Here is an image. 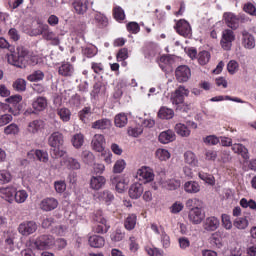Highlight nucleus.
Returning a JSON list of instances; mask_svg holds the SVG:
<instances>
[{"mask_svg": "<svg viewBox=\"0 0 256 256\" xmlns=\"http://www.w3.org/2000/svg\"><path fill=\"white\" fill-rule=\"evenodd\" d=\"M27 197H29V195L25 190L16 191L14 194V199L16 203H25V201L27 200Z\"/></svg>", "mask_w": 256, "mask_h": 256, "instance_id": "42", "label": "nucleus"}, {"mask_svg": "<svg viewBox=\"0 0 256 256\" xmlns=\"http://www.w3.org/2000/svg\"><path fill=\"white\" fill-rule=\"evenodd\" d=\"M175 115V112L173 109L167 108V107H161L158 111V117L159 119H173V116Z\"/></svg>", "mask_w": 256, "mask_h": 256, "instance_id": "31", "label": "nucleus"}, {"mask_svg": "<svg viewBox=\"0 0 256 256\" xmlns=\"http://www.w3.org/2000/svg\"><path fill=\"white\" fill-rule=\"evenodd\" d=\"M43 127H45V122L43 120H34L29 123L28 131L30 133H37V131L43 129Z\"/></svg>", "mask_w": 256, "mask_h": 256, "instance_id": "29", "label": "nucleus"}, {"mask_svg": "<svg viewBox=\"0 0 256 256\" xmlns=\"http://www.w3.org/2000/svg\"><path fill=\"white\" fill-rule=\"evenodd\" d=\"M92 129H111V121L107 118L97 120L92 124Z\"/></svg>", "mask_w": 256, "mask_h": 256, "instance_id": "25", "label": "nucleus"}, {"mask_svg": "<svg viewBox=\"0 0 256 256\" xmlns=\"http://www.w3.org/2000/svg\"><path fill=\"white\" fill-rule=\"evenodd\" d=\"M135 225H137V216L135 214H131L127 217L124 226L128 231L135 229Z\"/></svg>", "mask_w": 256, "mask_h": 256, "instance_id": "36", "label": "nucleus"}, {"mask_svg": "<svg viewBox=\"0 0 256 256\" xmlns=\"http://www.w3.org/2000/svg\"><path fill=\"white\" fill-rule=\"evenodd\" d=\"M185 163H188V165H191L192 167H195L197 165V158L195 157V154L191 151H187L184 153Z\"/></svg>", "mask_w": 256, "mask_h": 256, "instance_id": "41", "label": "nucleus"}, {"mask_svg": "<svg viewBox=\"0 0 256 256\" xmlns=\"http://www.w3.org/2000/svg\"><path fill=\"white\" fill-rule=\"evenodd\" d=\"M175 139H176V136L173 130H166L164 132H161L158 137V140L160 141V143H163L164 145H167V143H171L175 141Z\"/></svg>", "mask_w": 256, "mask_h": 256, "instance_id": "18", "label": "nucleus"}, {"mask_svg": "<svg viewBox=\"0 0 256 256\" xmlns=\"http://www.w3.org/2000/svg\"><path fill=\"white\" fill-rule=\"evenodd\" d=\"M175 131L177 135H180V137H189L191 135V130L182 123H178L175 125Z\"/></svg>", "mask_w": 256, "mask_h": 256, "instance_id": "30", "label": "nucleus"}, {"mask_svg": "<svg viewBox=\"0 0 256 256\" xmlns=\"http://www.w3.org/2000/svg\"><path fill=\"white\" fill-rule=\"evenodd\" d=\"M103 145H105V136H103L102 134L94 135L92 139V147L94 151H97L98 153H103V151H105V147Z\"/></svg>", "mask_w": 256, "mask_h": 256, "instance_id": "13", "label": "nucleus"}, {"mask_svg": "<svg viewBox=\"0 0 256 256\" xmlns=\"http://www.w3.org/2000/svg\"><path fill=\"white\" fill-rule=\"evenodd\" d=\"M94 19L100 27H107L108 21H107V17H105V15H103L101 13H96Z\"/></svg>", "mask_w": 256, "mask_h": 256, "instance_id": "50", "label": "nucleus"}, {"mask_svg": "<svg viewBox=\"0 0 256 256\" xmlns=\"http://www.w3.org/2000/svg\"><path fill=\"white\" fill-rule=\"evenodd\" d=\"M54 245L57 247L58 251H61L67 247V240H65V238H58L54 241Z\"/></svg>", "mask_w": 256, "mask_h": 256, "instance_id": "58", "label": "nucleus"}, {"mask_svg": "<svg viewBox=\"0 0 256 256\" xmlns=\"http://www.w3.org/2000/svg\"><path fill=\"white\" fill-rule=\"evenodd\" d=\"M237 67H239L237 61L231 60L227 65L228 73H230V75H234L235 71H237Z\"/></svg>", "mask_w": 256, "mask_h": 256, "instance_id": "59", "label": "nucleus"}, {"mask_svg": "<svg viewBox=\"0 0 256 256\" xmlns=\"http://www.w3.org/2000/svg\"><path fill=\"white\" fill-rule=\"evenodd\" d=\"M83 143H85V138L83 134H75L72 138V144L75 149H81L83 147Z\"/></svg>", "mask_w": 256, "mask_h": 256, "instance_id": "39", "label": "nucleus"}, {"mask_svg": "<svg viewBox=\"0 0 256 256\" xmlns=\"http://www.w3.org/2000/svg\"><path fill=\"white\" fill-rule=\"evenodd\" d=\"M72 7L77 15H85L89 9V0H74Z\"/></svg>", "mask_w": 256, "mask_h": 256, "instance_id": "12", "label": "nucleus"}, {"mask_svg": "<svg viewBox=\"0 0 256 256\" xmlns=\"http://www.w3.org/2000/svg\"><path fill=\"white\" fill-rule=\"evenodd\" d=\"M180 186L181 182L175 179L168 180L164 184V187H166V189H169V191H175L176 189H179Z\"/></svg>", "mask_w": 256, "mask_h": 256, "instance_id": "45", "label": "nucleus"}, {"mask_svg": "<svg viewBox=\"0 0 256 256\" xmlns=\"http://www.w3.org/2000/svg\"><path fill=\"white\" fill-rule=\"evenodd\" d=\"M113 15L116 21H123L125 19V11L121 7L114 8Z\"/></svg>", "mask_w": 256, "mask_h": 256, "instance_id": "51", "label": "nucleus"}, {"mask_svg": "<svg viewBox=\"0 0 256 256\" xmlns=\"http://www.w3.org/2000/svg\"><path fill=\"white\" fill-rule=\"evenodd\" d=\"M93 219L96 223H100L101 225H106L107 223V220L103 217V212L101 210L96 212Z\"/></svg>", "mask_w": 256, "mask_h": 256, "instance_id": "56", "label": "nucleus"}, {"mask_svg": "<svg viewBox=\"0 0 256 256\" xmlns=\"http://www.w3.org/2000/svg\"><path fill=\"white\" fill-rule=\"evenodd\" d=\"M58 205L59 201H57V199L45 198L40 203V209H42V211H53L57 209Z\"/></svg>", "mask_w": 256, "mask_h": 256, "instance_id": "14", "label": "nucleus"}, {"mask_svg": "<svg viewBox=\"0 0 256 256\" xmlns=\"http://www.w3.org/2000/svg\"><path fill=\"white\" fill-rule=\"evenodd\" d=\"M224 20L230 29H239V23H245V17L243 16H237L231 12L224 13Z\"/></svg>", "mask_w": 256, "mask_h": 256, "instance_id": "6", "label": "nucleus"}, {"mask_svg": "<svg viewBox=\"0 0 256 256\" xmlns=\"http://www.w3.org/2000/svg\"><path fill=\"white\" fill-rule=\"evenodd\" d=\"M189 221L193 225H200L205 219V210H200L198 208H191L188 214Z\"/></svg>", "mask_w": 256, "mask_h": 256, "instance_id": "9", "label": "nucleus"}, {"mask_svg": "<svg viewBox=\"0 0 256 256\" xmlns=\"http://www.w3.org/2000/svg\"><path fill=\"white\" fill-rule=\"evenodd\" d=\"M125 160H118L116 161L114 167H113V172L114 173H123V170L125 169Z\"/></svg>", "mask_w": 256, "mask_h": 256, "instance_id": "52", "label": "nucleus"}, {"mask_svg": "<svg viewBox=\"0 0 256 256\" xmlns=\"http://www.w3.org/2000/svg\"><path fill=\"white\" fill-rule=\"evenodd\" d=\"M185 97H189V89L179 86L175 90L174 97H172L173 105H181L185 101Z\"/></svg>", "mask_w": 256, "mask_h": 256, "instance_id": "10", "label": "nucleus"}, {"mask_svg": "<svg viewBox=\"0 0 256 256\" xmlns=\"http://www.w3.org/2000/svg\"><path fill=\"white\" fill-rule=\"evenodd\" d=\"M81 159L86 165H93V163H95V155L89 150L82 151Z\"/></svg>", "mask_w": 256, "mask_h": 256, "instance_id": "32", "label": "nucleus"}, {"mask_svg": "<svg viewBox=\"0 0 256 256\" xmlns=\"http://www.w3.org/2000/svg\"><path fill=\"white\" fill-rule=\"evenodd\" d=\"M184 191H186V193H199L201 191V186L198 182L188 181L184 184Z\"/></svg>", "mask_w": 256, "mask_h": 256, "instance_id": "26", "label": "nucleus"}, {"mask_svg": "<svg viewBox=\"0 0 256 256\" xmlns=\"http://www.w3.org/2000/svg\"><path fill=\"white\" fill-rule=\"evenodd\" d=\"M137 175L139 177H142V179H145L146 183H149V181H153V178L155 177L152 172H149L147 168H141L137 171Z\"/></svg>", "mask_w": 256, "mask_h": 256, "instance_id": "35", "label": "nucleus"}, {"mask_svg": "<svg viewBox=\"0 0 256 256\" xmlns=\"http://www.w3.org/2000/svg\"><path fill=\"white\" fill-rule=\"evenodd\" d=\"M210 243L212 245H215L218 249H221L223 247V243L221 242V235L219 232L213 233L210 237Z\"/></svg>", "mask_w": 256, "mask_h": 256, "instance_id": "44", "label": "nucleus"}, {"mask_svg": "<svg viewBox=\"0 0 256 256\" xmlns=\"http://www.w3.org/2000/svg\"><path fill=\"white\" fill-rule=\"evenodd\" d=\"M63 165L67 167V169H72V170H78L81 169V163L73 157L66 156L63 158Z\"/></svg>", "mask_w": 256, "mask_h": 256, "instance_id": "22", "label": "nucleus"}, {"mask_svg": "<svg viewBox=\"0 0 256 256\" xmlns=\"http://www.w3.org/2000/svg\"><path fill=\"white\" fill-rule=\"evenodd\" d=\"M37 229H39V225H37V222L33 220L22 222L18 226V232L20 235H23V237H29V235H33Z\"/></svg>", "mask_w": 256, "mask_h": 256, "instance_id": "5", "label": "nucleus"}, {"mask_svg": "<svg viewBox=\"0 0 256 256\" xmlns=\"http://www.w3.org/2000/svg\"><path fill=\"white\" fill-rule=\"evenodd\" d=\"M32 107L35 111H45L47 109V98L38 97L33 103Z\"/></svg>", "mask_w": 256, "mask_h": 256, "instance_id": "27", "label": "nucleus"}, {"mask_svg": "<svg viewBox=\"0 0 256 256\" xmlns=\"http://www.w3.org/2000/svg\"><path fill=\"white\" fill-rule=\"evenodd\" d=\"M9 65L26 69L28 65H37V58L25 46H18L16 50L7 55Z\"/></svg>", "mask_w": 256, "mask_h": 256, "instance_id": "1", "label": "nucleus"}, {"mask_svg": "<svg viewBox=\"0 0 256 256\" xmlns=\"http://www.w3.org/2000/svg\"><path fill=\"white\" fill-rule=\"evenodd\" d=\"M21 101H23V96H21L19 94L12 95V96L6 98V103H9L8 105H10V107H13V109H15V106L20 104Z\"/></svg>", "mask_w": 256, "mask_h": 256, "instance_id": "38", "label": "nucleus"}, {"mask_svg": "<svg viewBox=\"0 0 256 256\" xmlns=\"http://www.w3.org/2000/svg\"><path fill=\"white\" fill-rule=\"evenodd\" d=\"M128 31H132L133 33H139L140 27L137 22H129L127 24Z\"/></svg>", "mask_w": 256, "mask_h": 256, "instance_id": "64", "label": "nucleus"}, {"mask_svg": "<svg viewBox=\"0 0 256 256\" xmlns=\"http://www.w3.org/2000/svg\"><path fill=\"white\" fill-rule=\"evenodd\" d=\"M155 154L160 161H167L171 158V153L167 149H158Z\"/></svg>", "mask_w": 256, "mask_h": 256, "instance_id": "43", "label": "nucleus"}, {"mask_svg": "<svg viewBox=\"0 0 256 256\" xmlns=\"http://www.w3.org/2000/svg\"><path fill=\"white\" fill-rule=\"evenodd\" d=\"M4 133L5 135H17V133H19V126L12 123L4 128Z\"/></svg>", "mask_w": 256, "mask_h": 256, "instance_id": "47", "label": "nucleus"}, {"mask_svg": "<svg viewBox=\"0 0 256 256\" xmlns=\"http://www.w3.org/2000/svg\"><path fill=\"white\" fill-rule=\"evenodd\" d=\"M57 115H59L60 119L67 123L71 120V110L69 108H60L57 110Z\"/></svg>", "mask_w": 256, "mask_h": 256, "instance_id": "34", "label": "nucleus"}, {"mask_svg": "<svg viewBox=\"0 0 256 256\" xmlns=\"http://www.w3.org/2000/svg\"><path fill=\"white\" fill-rule=\"evenodd\" d=\"M34 35H42L46 41H54V45H59V38L55 36L53 31L49 30V25L47 24H39Z\"/></svg>", "mask_w": 256, "mask_h": 256, "instance_id": "4", "label": "nucleus"}, {"mask_svg": "<svg viewBox=\"0 0 256 256\" xmlns=\"http://www.w3.org/2000/svg\"><path fill=\"white\" fill-rule=\"evenodd\" d=\"M127 57H129V53H128L127 48H122L117 53L118 61H125V59H127Z\"/></svg>", "mask_w": 256, "mask_h": 256, "instance_id": "62", "label": "nucleus"}, {"mask_svg": "<svg viewBox=\"0 0 256 256\" xmlns=\"http://www.w3.org/2000/svg\"><path fill=\"white\" fill-rule=\"evenodd\" d=\"M222 225L225 229H231L233 227V223H231V218L227 214H222Z\"/></svg>", "mask_w": 256, "mask_h": 256, "instance_id": "57", "label": "nucleus"}, {"mask_svg": "<svg viewBox=\"0 0 256 256\" xmlns=\"http://www.w3.org/2000/svg\"><path fill=\"white\" fill-rule=\"evenodd\" d=\"M100 199H102L103 201H105V203L110 205L111 201L115 199V196L113 195V193H111V191L104 190L102 193H100Z\"/></svg>", "mask_w": 256, "mask_h": 256, "instance_id": "46", "label": "nucleus"}, {"mask_svg": "<svg viewBox=\"0 0 256 256\" xmlns=\"http://www.w3.org/2000/svg\"><path fill=\"white\" fill-rule=\"evenodd\" d=\"M64 143L63 135L61 132H54L48 138V145L51 146L50 155L52 159H59L65 157V150H61V147Z\"/></svg>", "mask_w": 256, "mask_h": 256, "instance_id": "2", "label": "nucleus"}, {"mask_svg": "<svg viewBox=\"0 0 256 256\" xmlns=\"http://www.w3.org/2000/svg\"><path fill=\"white\" fill-rule=\"evenodd\" d=\"M175 77L178 83H187L191 79V68L187 65L178 66L175 70Z\"/></svg>", "mask_w": 256, "mask_h": 256, "instance_id": "7", "label": "nucleus"}, {"mask_svg": "<svg viewBox=\"0 0 256 256\" xmlns=\"http://www.w3.org/2000/svg\"><path fill=\"white\" fill-rule=\"evenodd\" d=\"M0 105H2L3 109H8L9 113L14 115V117H17V115L21 114V111H25V107H27V104L25 102H20L15 106V108L11 107L9 104H3L0 102Z\"/></svg>", "mask_w": 256, "mask_h": 256, "instance_id": "16", "label": "nucleus"}, {"mask_svg": "<svg viewBox=\"0 0 256 256\" xmlns=\"http://www.w3.org/2000/svg\"><path fill=\"white\" fill-rule=\"evenodd\" d=\"M12 87L14 91H18L19 93H21L25 91V89H27V81H25V79L18 78L13 82Z\"/></svg>", "mask_w": 256, "mask_h": 256, "instance_id": "33", "label": "nucleus"}, {"mask_svg": "<svg viewBox=\"0 0 256 256\" xmlns=\"http://www.w3.org/2000/svg\"><path fill=\"white\" fill-rule=\"evenodd\" d=\"M128 123L127 114L125 113H119L114 118V124L116 127H119L120 129L125 127Z\"/></svg>", "mask_w": 256, "mask_h": 256, "instance_id": "28", "label": "nucleus"}, {"mask_svg": "<svg viewBox=\"0 0 256 256\" xmlns=\"http://www.w3.org/2000/svg\"><path fill=\"white\" fill-rule=\"evenodd\" d=\"M204 142H206L208 145H217L219 143V138H217L215 135H210L204 139Z\"/></svg>", "mask_w": 256, "mask_h": 256, "instance_id": "63", "label": "nucleus"}, {"mask_svg": "<svg viewBox=\"0 0 256 256\" xmlns=\"http://www.w3.org/2000/svg\"><path fill=\"white\" fill-rule=\"evenodd\" d=\"M175 29L182 37H189L191 35V25L186 20H180L176 23Z\"/></svg>", "mask_w": 256, "mask_h": 256, "instance_id": "11", "label": "nucleus"}, {"mask_svg": "<svg viewBox=\"0 0 256 256\" xmlns=\"http://www.w3.org/2000/svg\"><path fill=\"white\" fill-rule=\"evenodd\" d=\"M125 238V233H123L121 230L117 229L112 235L111 239L115 242L123 241Z\"/></svg>", "mask_w": 256, "mask_h": 256, "instance_id": "55", "label": "nucleus"}, {"mask_svg": "<svg viewBox=\"0 0 256 256\" xmlns=\"http://www.w3.org/2000/svg\"><path fill=\"white\" fill-rule=\"evenodd\" d=\"M233 225L236 229H247V227H249V220L245 217L237 218Z\"/></svg>", "mask_w": 256, "mask_h": 256, "instance_id": "40", "label": "nucleus"}, {"mask_svg": "<svg viewBox=\"0 0 256 256\" xmlns=\"http://www.w3.org/2000/svg\"><path fill=\"white\" fill-rule=\"evenodd\" d=\"M11 181V173L6 170L0 171V183L4 185V183H9Z\"/></svg>", "mask_w": 256, "mask_h": 256, "instance_id": "53", "label": "nucleus"}, {"mask_svg": "<svg viewBox=\"0 0 256 256\" xmlns=\"http://www.w3.org/2000/svg\"><path fill=\"white\" fill-rule=\"evenodd\" d=\"M211 59V54L208 51H202L199 53L198 62L201 65H207L208 61Z\"/></svg>", "mask_w": 256, "mask_h": 256, "instance_id": "49", "label": "nucleus"}, {"mask_svg": "<svg viewBox=\"0 0 256 256\" xmlns=\"http://www.w3.org/2000/svg\"><path fill=\"white\" fill-rule=\"evenodd\" d=\"M183 207V203L175 202L170 208L171 213H173L174 215H176L177 213H181V211H183Z\"/></svg>", "mask_w": 256, "mask_h": 256, "instance_id": "60", "label": "nucleus"}, {"mask_svg": "<svg viewBox=\"0 0 256 256\" xmlns=\"http://www.w3.org/2000/svg\"><path fill=\"white\" fill-rule=\"evenodd\" d=\"M16 191L17 189H15V187L12 186L0 189V192L2 193V195H4L3 197L4 199H6V201H8V203H13Z\"/></svg>", "mask_w": 256, "mask_h": 256, "instance_id": "23", "label": "nucleus"}, {"mask_svg": "<svg viewBox=\"0 0 256 256\" xmlns=\"http://www.w3.org/2000/svg\"><path fill=\"white\" fill-rule=\"evenodd\" d=\"M199 178L202 181H205L206 183H208V185H215V177H213V175H211V174L200 172Z\"/></svg>", "mask_w": 256, "mask_h": 256, "instance_id": "48", "label": "nucleus"}, {"mask_svg": "<svg viewBox=\"0 0 256 256\" xmlns=\"http://www.w3.org/2000/svg\"><path fill=\"white\" fill-rule=\"evenodd\" d=\"M27 79L31 82L43 81V79H45V73L41 70H36L32 74L28 75Z\"/></svg>", "mask_w": 256, "mask_h": 256, "instance_id": "37", "label": "nucleus"}, {"mask_svg": "<svg viewBox=\"0 0 256 256\" xmlns=\"http://www.w3.org/2000/svg\"><path fill=\"white\" fill-rule=\"evenodd\" d=\"M243 9L245 13L256 16V8H255V5H253V3L245 4Z\"/></svg>", "mask_w": 256, "mask_h": 256, "instance_id": "61", "label": "nucleus"}, {"mask_svg": "<svg viewBox=\"0 0 256 256\" xmlns=\"http://www.w3.org/2000/svg\"><path fill=\"white\" fill-rule=\"evenodd\" d=\"M88 243L90 247H94L95 249H101V247L105 246V238L99 235H93L89 237Z\"/></svg>", "mask_w": 256, "mask_h": 256, "instance_id": "21", "label": "nucleus"}, {"mask_svg": "<svg viewBox=\"0 0 256 256\" xmlns=\"http://www.w3.org/2000/svg\"><path fill=\"white\" fill-rule=\"evenodd\" d=\"M74 71L75 69L73 68V65H71L70 63L62 64L58 69V73L59 75H62V77H71Z\"/></svg>", "mask_w": 256, "mask_h": 256, "instance_id": "24", "label": "nucleus"}, {"mask_svg": "<svg viewBox=\"0 0 256 256\" xmlns=\"http://www.w3.org/2000/svg\"><path fill=\"white\" fill-rule=\"evenodd\" d=\"M13 121V116L10 114H3L0 116V127H5V125H8V123H11Z\"/></svg>", "mask_w": 256, "mask_h": 256, "instance_id": "54", "label": "nucleus"}, {"mask_svg": "<svg viewBox=\"0 0 256 256\" xmlns=\"http://www.w3.org/2000/svg\"><path fill=\"white\" fill-rule=\"evenodd\" d=\"M143 191L141 183L132 184L128 191L130 199H139L143 195Z\"/></svg>", "mask_w": 256, "mask_h": 256, "instance_id": "17", "label": "nucleus"}, {"mask_svg": "<svg viewBox=\"0 0 256 256\" xmlns=\"http://www.w3.org/2000/svg\"><path fill=\"white\" fill-rule=\"evenodd\" d=\"M34 245L36 249H39L40 251H44V249H51V247L55 245V238L52 235L43 234L36 238Z\"/></svg>", "mask_w": 256, "mask_h": 256, "instance_id": "3", "label": "nucleus"}, {"mask_svg": "<svg viewBox=\"0 0 256 256\" xmlns=\"http://www.w3.org/2000/svg\"><path fill=\"white\" fill-rule=\"evenodd\" d=\"M106 181L107 180L103 176H93L90 180V187L95 191H99V189L105 186Z\"/></svg>", "mask_w": 256, "mask_h": 256, "instance_id": "20", "label": "nucleus"}, {"mask_svg": "<svg viewBox=\"0 0 256 256\" xmlns=\"http://www.w3.org/2000/svg\"><path fill=\"white\" fill-rule=\"evenodd\" d=\"M242 43L245 47V49H254L255 47V38L253 35H251L249 32L246 30L242 31Z\"/></svg>", "mask_w": 256, "mask_h": 256, "instance_id": "19", "label": "nucleus"}, {"mask_svg": "<svg viewBox=\"0 0 256 256\" xmlns=\"http://www.w3.org/2000/svg\"><path fill=\"white\" fill-rule=\"evenodd\" d=\"M220 222L215 216L208 217L203 222V229L205 231H217L219 229Z\"/></svg>", "mask_w": 256, "mask_h": 256, "instance_id": "15", "label": "nucleus"}, {"mask_svg": "<svg viewBox=\"0 0 256 256\" xmlns=\"http://www.w3.org/2000/svg\"><path fill=\"white\" fill-rule=\"evenodd\" d=\"M235 41V33L231 29H226L222 33L221 46L225 51H231V47Z\"/></svg>", "mask_w": 256, "mask_h": 256, "instance_id": "8", "label": "nucleus"}]
</instances>
